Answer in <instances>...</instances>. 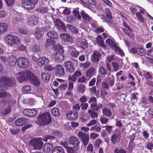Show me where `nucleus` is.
Instances as JSON below:
<instances>
[{"instance_id": "obj_1", "label": "nucleus", "mask_w": 153, "mask_h": 153, "mask_svg": "<svg viewBox=\"0 0 153 153\" xmlns=\"http://www.w3.org/2000/svg\"><path fill=\"white\" fill-rule=\"evenodd\" d=\"M51 119L50 114L47 112L39 116L38 120L39 125L43 126L50 124L51 122Z\"/></svg>"}, {"instance_id": "obj_2", "label": "nucleus", "mask_w": 153, "mask_h": 153, "mask_svg": "<svg viewBox=\"0 0 153 153\" xmlns=\"http://www.w3.org/2000/svg\"><path fill=\"white\" fill-rule=\"evenodd\" d=\"M16 80L14 78L7 76H2L0 78V87L1 88L4 86H12L15 85Z\"/></svg>"}, {"instance_id": "obj_3", "label": "nucleus", "mask_w": 153, "mask_h": 153, "mask_svg": "<svg viewBox=\"0 0 153 153\" xmlns=\"http://www.w3.org/2000/svg\"><path fill=\"white\" fill-rule=\"evenodd\" d=\"M5 42L10 46L15 44L18 45L21 42L20 38L17 36L8 35L5 38Z\"/></svg>"}, {"instance_id": "obj_4", "label": "nucleus", "mask_w": 153, "mask_h": 153, "mask_svg": "<svg viewBox=\"0 0 153 153\" xmlns=\"http://www.w3.org/2000/svg\"><path fill=\"white\" fill-rule=\"evenodd\" d=\"M29 143L35 150H40L43 144L42 139L40 138H35L29 141Z\"/></svg>"}, {"instance_id": "obj_5", "label": "nucleus", "mask_w": 153, "mask_h": 153, "mask_svg": "<svg viewBox=\"0 0 153 153\" xmlns=\"http://www.w3.org/2000/svg\"><path fill=\"white\" fill-rule=\"evenodd\" d=\"M38 2V0H22V4L25 9L30 10L34 8Z\"/></svg>"}, {"instance_id": "obj_6", "label": "nucleus", "mask_w": 153, "mask_h": 153, "mask_svg": "<svg viewBox=\"0 0 153 153\" xmlns=\"http://www.w3.org/2000/svg\"><path fill=\"white\" fill-rule=\"evenodd\" d=\"M78 136L84 145L85 146H86L88 144L89 141L88 134L80 131L78 133Z\"/></svg>"}, {"instance_id": "obj_7", "label": "nucleus", "mask_w": 153, "mask_h": 153, "mask_svg": "<svg viewBox=\"0 0 153 153\" xmlns=\"http://www.w3.org/2000/svg\"><path fill=\"white\" fill-rule=\"evenodd\" d=\"M11 95L10 93L0 90V98H4L3 100L4 104H6L8 102V104L10 105V102L11 100Z\"/></svg>"}, {"instance_id": "obj_8", "label": "nucleus", "mask_w": 153, "mask_h": 153, "mask_svg": "<svg viewBox=\"0 0 153 153\" xmlns=\"http://www.w3.org/2000/svg\"><path fill=\"white\" fill-rule=\"evenodd\" d=\"M17 64L19 67L24 68L28 66L29 62L27 59L25 57H21L18 59Z\"/></svg>"}, {"instance_id": "obj_9", "label": "nucleus", "mask_w": 153, "mask_h": 153, "mask_svg": "<svg viewBox=\"0 0 153 153\" xmlns=\"http://www.w3.org/2000/svg\"><path fill=\"white\" fill-rule=\"evenodd\" d=\"M55 75L57 77L63 76L65 74V71L63 67L61 65H56L54 69Z\"/></svg>"}, {"instance_id": "obj_10", "label": "nucleus", "mask_w": 153, "mask_h": 153, "mask_svg": "<svg viewBox=\"0 0 153 153\" xmlns=\"http://www.w3.org/2000/svg\"><path fill=\"white\" fill-rule=\"evenodd\" d=\"M30 74V71L27 70L25 71L21 72L17 77L19 82L22 83L23 81L27 80L28 75Z\"/></svg>"}, {"instance_id": "obj_11", "label": "nucleus", "mask_w": 153, "mask_h": 153, "mask_svg": "<svg viewBox=\"0 0 153 153\" xmlns=\"http://www.w3.org/2000/svg\"><path fill=\"white\" fill-rule=\"evenodd\" d=\"M27 80L36 86H38L40 84L39 81L37 77L30 71V74L28 75Z\"/></svg>"}, {"instance_id": "obj_12", "label": "nucleus", "mask_w": 153, "mask_h": 153, "mask_svg": "<svg viewBox=\"0 0 153 153\" xmlns=\"http://www.w3.org/2000/svg\"><path fill=\"white\" fill-rule=\"evenodd\" d=\"M69 141L70 143L76 149L79 147V142L78 139L76 136H72L69 138Z\"/></svg>"}, {"instance_id": "obj_13", "label": "nucleus", "mask_w": 153, "mask_h": 153, "mask_svg": "<svg viewBox=\"0 0 153 153\" xmlns=\"http://www.w3.org/2000/svg\"><path fill=\"white\" fill-rule=\"evenodd\" d=\"M55 26L57 29L62 31H66V26L61 22L58 19H56L54 22Z\"/></svg>"}, {"instance_id": "obj_14", "label": "nucleus", "mask_w": 153, "mask_h": 153, "mask_svg": "<svg viewBox=\"0 0 153 153\" xmlns=\"http://www.w3.org/2000/svg\"><path fill=\"white\" fill-rule=\"evenodd\" d=\"M64 66L65 68L66 71L68 73H72L74 71V65L71 61H66L65 62Z\"/></svg>"}, {"instance_id": "obj_15", "label": "nucleus", "mask_w": 153, "mask_h": 153, "mask_svg": "<svg viewBox=\"0 0 153 153\" xmlns=\"http://www.w3.org/2000/svg\"><path fill=\"white\" fill-rule=\"evenodd\" d=\"M38 22V19L34 16H30L27 19V24L30 27L35 26L37 24Z\"/></svg>"}, {"instance_id": "obj_16", "label": "nucleus", "mask_w": 153, "mask_h": 153, "mask_svg": "<svg viewBox=\"0 0 153 153\" xmlns=\"http://www.w3.org/2000/svg\"><path fill=\"white\" fill-rule=\"evenodd\" d=\"M67 118L69 120L74 121L78 118V114L76 111H73L68 113L67 114Z\"/></svg>"}, {"instance_id": "obj_17", "label": "nucleus", "mask_w": 153, "mask_h": 153, "mask_svg": "<svg viewBox=\"0 0 153 153\" xmlns=\"http://www.w3.org/2000/svg\"><path fill=\"white\" fill-rule=\"evenodd\" d=\"M101 55L100 53L96 51H94L91 56V60L92 62L98 63L99 59L101 58Z\"/></svg>"}, {"instance_id": "obj_18", "label": "nucleus", "mask_w": 153, "mask_h": 153, "mask_svg": "<svg viewBox=\"0 0 153 153\" xmlns=\"http://www.w3.org/2000/svg\"><path fill=\"white\" fill-rule=\"evenodd\" d=\"M28 119L25 118H21L15 121V124L18 126H22L26 124L28 122Z\"/></svg>"}, {"instance_id": "obj_19", "label": "nucleus", "mask_w": 153, "mask_h": 153, "mask_svg": "<svg viewBox=\"0 0 153 153\" xmlns=\"http://www.w3.org/2000/svg\"><path fill=\"white\" fill-rule=\"evenodd\" d=\"M80 14L82 16L81 18H82V21L83 22L87 23L90 21L91 18L84 11H81Z\"/></svg>"}, {"instance_id": "obj_20", "label": "nucleus", "mask_w": 153, "mask_h": 153, "mask_svg": "<svg viewBox=\"0 0 153 153\" xmlns=\"http://www.w3.org/2000/svg\"><path fill=\"white\" fill-rule=\"evenodd\" d=\"M105 10L106 12V16L107 17L105 16L102 15V18H103L105 21L108 22H109L110 21V19L112 18L111 11L109 8H106Z\"/></svg>"}, {"instance_id": "obj_21", "label": "nucleus", "mask_w": 153, "mask_h": 153, "mask_svg": "<svg viewBox=\"0 0 153 153\" xmlns=\"http://www.w3.org/2000/svg\"><path fill=\"white\" fill-rule=\"evenodd\" d=\"M81 75L82 74L79 71H76L72 76H68V79L71 81L74 82L78 77H80Z\"/></svg>"}, {"instance_id": "obj_22", "label": "nucleus", "mask_w": 153, "mask_h": 153, "mask_svg": "<svg viewBox=\"0 0 153 153\" xmlns=\"http://www.w3.org/2000/svg\"><path fill=\"white\" fill-rule=\"evenodd\" d=\"M16 57L13 55H10L8 58V64L11 66H14L16 62Z\"/></svg>"}, {"instance_id": "obj_23", "label": "nucleus", "mask_w": 153, "mask_h": 153, "mask_svg": "<svg viewBox=\"0 0 153 153\" xmlns=\"http://www.w3.org/2000/svg\"><path fill=\"white\" fill-rule=\"evenodd\" d=\"M48 59L45 57L39 58L37 60V65L40 67L42 66L45 63H48Z\"/></svg>"}, {"instance_id": "obj_24", "label": "nucleus", "mask_w": 153, "mask_h": 153, "mask_svg": "<svg viewBox=\"0 0 153 153\" xmlns=\"http://www.w3.org/2000/svg\"><path fill=\"white\" fill-rule=\"evenodd\" d=\"M67 29L69 32H71L72 33L76 34L78 32V30L76 27L70 24H68L66 25V30Z\"/></svg>"}, {"instance_id": "obj_25", "label": "nucleus", "mask_w": 153, "mask_h": 153, "mask_svg": "<svg viewBox=\"0 0 153 153\" xmlns=\"http://www.w3.org/2000/svg\"><path fill=\"white\" fill-rule=\"evenodd\" d=\"M53 145L50 143H45L44 146V152H51L53 149Z\"/></svg>"}, {"instance_id": "obj_26", "label": "nucleus", "mask_w": 153, "mask_h": 153, "mask_svg": "<svg viewBox=\"0 0 153 153\" xmlns=\"http://www.w3.org/2000/svg\"><path fill=\"white\" fill-rule=\"evenodd\" d=\"M88 113L89 116L92 119H95L97 118L98 114L97 112H95L94 110L90 109L88 111Z\"/></svg>"}, {"instance_id": "obj_27", "label": "nucleus", "mask_w": 153, "mask_h": 153, "mask_svg": "<svg viewBox=\"0 0 153 153\" xmlns=\"http://www.w3.org/2000/svg\"><path fill=\"white\" fill-rule=\"evenodd\" d=\"M55 56V60L58 62L62 61L64 58V55L60 53H56L54 55Z\"/></svg>"}, {"instance_id": "obj_28", "label": "nucleus", "mask_w": 153, "mask_h": 153, "mask_svg": "<svg viewBox=\"0 0 153 153\" xmlns=\"http://www.w3.org/2000/svg\"><path fill=\"white\" fill-rule=\"evenodd\" d=\"M7 24L6 23H0V34L6 32L7 30Z\"/></svg>"}, {"instance_id": "obj_29", "label": "nucleus", "mask_w": 153, "mask_h": 153, "mask_svg": "<svg viewBox=\"0 0 153 153\" xmlns=\"http://www.w3.org/2000/svg\"><path fill=\"white\" fill-rule=\"evenodd\" d=\"M48 8L45 6L41 7L36 10V11L37 12L42 14L46 13L48 11Z\"/></svg>"}, {"instance_id": "obj_30", "label": "nucleus", "mask_w": 153, "mask_h": 153, "mask_svg": "<svg viewBox=\"0 0 153 153\" xmlns=\"http://www.w3.org/2000/svg\"><path fill=\"white\" fill-rule=\"evenodd\" d=\"M52 153H65L63 149L60 146L55 147L53 150Z\"/></svg>"}, {"instance_id": "obj_31", "label": "nucleus", "mask_w": 153, "mask_h": 153, "mask_svg": "<svg viewBox=\"0 0 153 153\" xmlns=\"http://www.w3.org/2000/svg\"><path fill=\"white\" fill-rule=\"evenodd\" d=\"M61 38L66 42H69L71 41V38L70 36L66 33H62L60 35Z\"/></svg>"}, {"instance_id": "obj_32", "label": "nucleus", "mask_w": 153, "mask_h": 153, "mask_svg": "<svg viewBox=\"0 0 153 153\" xmlns=\"http://www.w3.org/2000/svg\"><path fill=\"white\" fill-rule=\"evenodd\" d=\"M47 35L49 37L53 39H56L58 37V34L56 32L54 31L48 32Z\"/></svg>"}, {"instance_id": "obj_33", "label": "nucleus", "mask_w": 153, "mask_h": 153, "mask_svg": "<svg viewBox=\"0 0 153 153\" xmlns=\"http://www.w3.org/2000/svg\"><path fill=\"white\" fill-rule=\"evenodd\" d=\"M94 70V68L93 67H91L88 70L86 73V77L89 79L93 75Z\"/></svg>"}, {"instance_id": "obj_34", "label": "nucleus", "mask_w": 153, "mask_h": 153, "mask_svg": "<svg viewBox=\"0 0 153 153\" xmlns=\"http://www.w3.org/2000/svg\"><path fill=\"white\" fill-rule=\"evenodd\" d=\"M41 75L42 79L45 82L48 81L50 78V74L47 72L42 73Z\"/></svg>"}, {"instance_id": "obj_35", "label": "nucleus", "mask_w": 153, "mask_h": 153, "mask_svg": "<svg viewBox=\"0 0 153 153\" xmlns=\"http://www.w3.org/2000/svg\"><path fill=\"white\" fill-rule=\"evenodd\" d=\"M96 98L94 97H91L88 101V103L91 104V108H93L96 105L97 102Z\"/></svg>"}, {"instance_id": "obj_36", "label": "nucleus", "mask_w": 153, "mask_h": 153, "mask_svg": "<svg viewBox=\"0 0 153 153\" xmlns=\"http://www.w3.org/2000/svg\"><path fill=\"white\" fill-rule=\"evenodd\" d=\"M102 112L103 114L107 117H109L112 115L111 110L108 108H104L102 110Z\"/></svg>"}, {"instance_id": "obj_37", "label": "nucleus", "mask_w": 153, "mask_h": 153, "mask_svg": "<svg viewBox=\"0 0 153 153\" xmlns=\"http://www.w3.org/2000/svg\"><path fill=\"white\" fill-rule=\"evenodd\" d=\"M119 139V134H114L111 137V141L113 144H115Z\"/></svg>"}, {"instance_id": "obj_38", "label": "nucleus", "mask_w": 153, "mask_h": 153, "mask_svg": "<svg viewBox=\"0 0 153 153\" xmlns=\"http://www.w3.org/2000/svg\"><path fill=\"white\" fill-rule=\"evenodd\" d=\"M22 90L24 94L30 93L31 91L30 87L29 85H25L23 87Z\"/></svg>"}, {"instance_id": "obj_39", "label": "nucleus", "mask_w": 153, "mask_h": 153, "mask_svg": "<svg viewBox=\"0 0 153 153\" xmlns=\"http://www.w3.org/2000/svg\"><path fill=\"white\" fill-rule=\"evenodd\" d=\"M53 115L55 117H57L59 114V110L56 108H53L51 110Z\"/></svg>"}, {"instance_id": "obj_40", "label": "nucleus", "mask_w": 153, "mask_h": 153, "mask_svg": "<svg viewBox=\"0 0 153 153\" xmlns=\"http://www.w3.org/2000/svg\"><path fill=\"white\" fill-rule=\"evenodd\" d=\"M55 43V42L54 40L48 39H47L46 42V47L51 46L53 45Z\"/></svg>"}, {"instance_id": "obj_41", "label": "nucleus", "mask_w": 153, "mask_h": 153, "mask_svg": "<svg viewBox=\"0 0 153 153\" xmlns=\"http://www.w3.org/2000/svg\"><path fill=\"white\" fill-rule=\"evenodd\" d=\"M99 71L100 74L102 75H106L107 74V69H105L103 66H101L99 67Z\"/></svg>"}, {"instance_id": "obj_42", "label": "nucleus", "mask_w": 153, "mask_h": 153, "mask_svg": "<svg viewBox=\"0 0 153 153\" xmlns=\"http://www.w3.org/2000/svg\"><path fill=\"white\" fill-rule=\"evenodd\" d=\"M137 54L141 56H144L146 53V50L142 48H138Z\"/></svg>"}, {"instance_id": "obj_43", "label": "nucleus", "mask_w": 153, "mask_h": 153, "mask_svg": "<svg viewBox=\"0 0 153 153\" xmlns=\"http://www.w3.org/2000/svg\"><path fill=\"white\" fill-rule=\"evenodd\" d=\"M29 114L27 115V116L32 117L35 116L37 114V111L35 109H30Z\"/></svg>"}, {"instance_id": "obj_44", "label": "nucleus", "mask_w": 153, "mask_h": 153, "mask_svg": "<svg viewBox=\"0 0 153 153\" xmlns=\"http://www.w3.org/2000/svg\"><path fill=\"white\" fill-rule=\"evenodd\" d=\"M32 50L34 52L37 53H39L41 51V48L38 45H33L32 47Z\"/></svg>"}, {"instance_id": "obj_45", "label": "nucleus", "mask_w": 153, "mask_h": 153, "mask_svg": "<svg viewBox=\"0 0 153 153\" xmlns=\"http://www.w3.org/2000/svg\"><path fill=\"white\" fill-rule=\"evenodd\" d=\"M52 134L57 137H60L62 135V132L59 130H54L53 133Z\"/></svg>"}, {"instance_id": "obj_46", "label": "nucleus", "mask_w": 153, "mask_h": 153, "mask_svg": "<svg viewBox=\"0 0 153 153\" xmlns=\"http://www.w3.org/2000/svg\"><path fill=\"white\" fill-rule=\"evenodd\" d=\"M85 86L83 84H80L78 87V92L81 94H83L84 92Z\"/></svg>"}, {"instance_id": "obj_47", "label": "nucleus", "mask_w": 153, "mask_h": 153, "mask_svg": "<svg viewBox=\"0 0 153 153\" xmlns=\"http://www.w3.org/2000/svg\"><path fill=\"white\" fill-rule=\"evenodd\" d=\"M102 108V105L101 103H99L97 104L96 103V105L93 108H91L95 111H98L99 110H100Z\"/></svg>"}, {"instance_id": "obj_48", "label": "nucleus", "mask_w": 153, "mask_h": 153, "mask_svg": "<svg viewBox=\"0 0 153 153\" xmlns=\"http://www.w3.org/2000/svg\"><path fill=\"white\" fill-rule=\"evenodd\" d=\"M113 126H112L107 125L106 126H102V128H105V130L109 134H111Z\"/></svg>"}, {"instance_id": "obj_49", "label": "nucleus", "mask_w": 153, "mask_h": 153, "mask_svg": "<svg viewBox=\"0 0 153 153\" xmlns=\"http://www.w3.org/2000/svg\"><path fill=\"white\" fill-rule=\"evenodd\" d=\"M112 76L113 77L112 79L110 77H109L108 79L109 81L108 83L111 88L114 85L115 82V79L113 75H112Z\"/></svg>"}, {"instance_id": "obj_50", "label": "nucleus", "mask_w": 153, "mask_h": 153, "mask_svg": "<svg viewBox=\"0 0 153 153\" xmlns=\"http://www.w3.org/2000/svg\"><path fill=\"white\" fill-rule=\"evenodd\" d=\"M75 17L78 20H81V17L80 15L79 11L76 10H74L73 12Z\"/></svg>"}, {"instance_id": "obj_51", "label": "nucleus", "mask_w": 153, "mask_h": 153, "mask_svg": "<svg viewBox=\"0 0 153 153\" xmlns=\"http://www.w3.org/2000/svg\"><path fill=\"white\" fill-rule=\"evenodd\" d=\"M101 130V128L100 127L96 126L91 127L90 129V131H94L97 132H100Z\"/></svg>"}, {"instance_id": "obj_52", "label": "nucleus", "mask_w": 153, "mask_h": 153, "mask_svg": "<svg viewBox=\"0 0 153 153\" xmlns=\"http://www.w3.org/2000/svg\"><path fill=\"white\" fill-rule=\"evenodd\" d=\"M109 120L106 117H104L103 115H102L100 117V121L102 124L106 123Z\"/></svg>"}, {"instance_id": "obj_53", "label": "nucleus", "mask_w": 153, "mask_h": 153, "mask_svg": "<svg viewBox=\"0 0 153 153\" xmlns=\"http://www.w3.org/2000/svg\"><path fill=\"white\" fill-rule=\"evenodd\" d=\"M64 147L68 153H76V151L72 148L68 147L67 146H65Z\"/></svg>"}, {"instance_id": "obj_54", "label": "nucleus", "mask_w": 153, "mask_h": 153, "mask_svg": "<svg viewBox=\"0 0 153 153\" xmlns=\"http://www.w3.org/2000/svg\"><path fill=\"white\" fill-rule=\"evenodd\" d=\"M106 44L112 48L114 47V45H116L114 43L113 41L110 39H108L106 41Z\"/></svg>"}, {"instance_id": "obj_55", "label": "nucleus", "mask_w": 153, "mask_h": 153, "mask_svg": "<svg viewBox=\"0 0 153 153\" xmlns=\"http://www.w3.org/2000/svg\"><path fill=\"white\" fill-rule=\"evenodd\" d=\"M126 151L122 149H119L118 148H116L114 151V153H126Z\"/></svg>"}, {"instance_id": "obj_56", "label": "nucleus", "mask_w": 153, "mask_h": 153, "mask_svg": "<svg viewBox=\"0 0 153 153\" xmlns=\"http://www.w3.org/2000/svg\"><path fill=\"white\" fill-rule=\"evenodd\" d=\"M34 36L37 39H39L42 36V34L40 31L37 30L35 32Z\"/></svg>"}, {"instance_id": "obj_57", "label": "nucleus", "mask_w": 153, "mask_h": 153, "mask_svg": "<svg viewBox=\"0 0 153 153\" xmlns=\"http://www.w3.org/2000/svg\"><path fill=\"white\" fill-rule=\"evenodd\" d=\"M102 86L104 89H108L110 88V86H109L108 82H102Z\"/></svg>"}, {"instance_id": "obj_58", "label": "nucleus", "mask_w": 153, "mask_h": 153, "mask_svg": "<svg viewBox=\"0 0 153 153\" xmlns=\"http://www.w3.org/2000/svg\"><path fill=\"white\" fill-rule=\"evenodd\" d=\"M105 66L107 71L108 75V76H110L111 75V71L110 64L108 63H106Z\"/></svg>"}, {"instance_id": "obj_59", "label": "nucleus", "mask_w": 153, "mask_h": 153, "mask_svg": "<svg viewBox=\"0 0 153 153\" xmlns=\"http://www.w3.org/2000/svg\"><path fill=\"white\" fill-rule=\"evenodd\" d=\"M11 133L13 135L18 134L19 131V129H14V128H11L10 129Z\"/></svg>"}, {"instance_id": "obj_60", "label": "nucleus", "mask_w": 153, "mask_h": 153, "mask_svg": "<svg viewBox=\"0 0 153 153\" xmlns=\"http://www.w3.org/2000/svg\"><path fill=\"white\" fill-rule=\"evenodd\" d=\"M10 111V107H8L7 108L5 109L1 112V114L3 115L7 114Z\"/></svg>"}, {"instance_id": "obj_61", "label": "nucleus", "mask_w": 153, "mask_h": 153, "mask_svg": "<svg viewBox=\"0 0 153 153\" xmlns=\"http://www.w3.org/2000/svg\"><path fill=\"white\" fill-rule=\"evenodd\" d=\"M99 136V134L94 133L92 132L90 135V138L93 140L95 139L97 137Z\"/></svg>"}, {"instance_id": "obj_62", "label": "nucleus", "mask_w": 153, "mask_h": 153, "mask_svg": "<svg viewBox=\"0 0 153 153\" xmlns=\"http://www.w3.org/2000/svg\"><path fill=\"white\" fill-rule=\"evenodd\" d=\"M122 29L126 35H127L130 37H132V35L130 32L129 31L128 29L124 28H123Z\"/></svg>"}, {"instance_id": "obj_63", "label": "nucleus", "mask_w": 153, "mask_h": 153, "mask_svg": "<svg viewBox=\"0 0 153 153\" xmlns=\"http://www.w3.org/2000/svg\"><path fill=\"white\" fill-rule=\"evenodd\" d=\"M136 17L141 22H143L144 20L142 17V15L139 12L136 13Z\"/></svg>"}, {"instance_id": "obj_64", "label": "nucleus", "mask_w": 153, "mask_h": 153, "mask_svg": "<svg viewBox=\"0 0 153 153\" xmlns=\"http://www.w3.org/2000/svg\"><path fill=\"white\" fill-rule=\"evenodd\" d=\"M71 54L72 56L75 58H77L79 55V53L78 51H72L71 52Z\"/></svg>"}]
</instances>
